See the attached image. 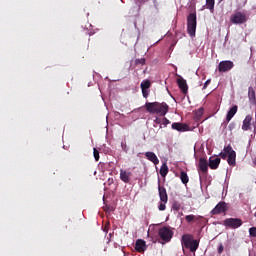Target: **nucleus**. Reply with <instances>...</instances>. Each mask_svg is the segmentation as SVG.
<instances>
[{
  "label": "nucleus",
  "instance_id": "1",
  "mask_svg": "<svg viewBox=\"0 0 256 256\" xmlns=\"http://www.w3.org/2000/svg\"><path fill=\"white\" fill-rule=\"evenodd\" d=\"M145 108L148 113L160 115L161 117H165L169 113V105L165 102H147Z\"/></svg>",
  "mask_w": 256,
  "mask_h": 256
},
{
  "label": "nucleus",
  "instance_id": "2",
  "mask_svg": "<svg viewBox=\"0 0 256 256\" xmlns=\"http://www.w3.org/2000/svg\"><path fill=\"white\" fill-rule=\"evenodd\" d=\"M182 247L189 249L191 253H195L199 249V241L193 240V235L184 234L181 239Z\"/></svg>",
  "mask_w": 256,
  "mask_h": 256
},
{
  "label": "nucleus",
  "instance_id": "3",
  "mask_svg": "<svg viewBox=\"0 0 256 256\" xmlns=\"http://www.w3.org/2000/svg\"><path fill=\"white\" fill-rule=\"evenodd\" d=\"M197 31V14L190 13L187 17V32L190 37H195Z\"/></svg>",
  "mask_w": 256,
  "mask_h": 256
},
{
  "label": "nucleus",
  "instance_id": "4",
  "mask_svg": "<svg viewBox=\"0 0 256 256\" xmlns=\"http://www.w3.org/2000/svg\"><path fill=\"white\" fill-rule=\"evenodd\" d=\"M247 20V14L241 11H236L230 16V23L233 25H243Z\"/></svg>",
  "mask_w": 256,
  "mask_h": 256
},
{
  "label": "nucleus",
  "instance_id": "5",
  "mask_svg": "<svg viewBox=\"0 0 256 256\" xmlns=\"http://www.w3.org/2000/svg\"><path fill=\"white\" fill-rule=\"evenodd\" d=\"M158 235L162 241L169 243L173 239V232L170 227L164 226L158 230Z\"/></svg>",
  "mask_w": 256,
  "mask_h": 256
},
{
  "label": "nucleus",
  "instance_id": "6",
  "mask_svg": "<svg viewBox=\"0 0 256 256\" xmlns=\"http://www.w3.org/2000/svg\"><path fill=\"white\" fill-rule=\"evenodd\" d=\"M224 225L230 229H239L243 225V221L239 218H227L224 220Z\"/></svg>",
  "mask_w": 256,
  "mask_h": 256
},
{
  "label": "nucleus",
  "instance_id": "7",
  "mask_svg": "<svg viewBox=\"0 0 256 256\" xmlns=\"http://www.w3.org/2000/svg\"><path fill=\"white\" fill-rule=\"evenodd\" d=\"M233 67H235V64H233V61H229V60L221 61L218 65V71L220 73H227V71H231Z\"/></svg>",
  "mask_w": 256,
  "mask_h": 256
},
{
  "label": "nucleus",
  "instance_id": "8",
  "mask_svg": "<svg viewBox=\"0 0 256 256\" xmlns=\"http://www.w3.org/2000/svg\"><path fill=\"white\" fill-rule=\"evenodd\" d=\"M158 193L159 198L162 203H167L169 201V196L167 195V189L165 186H161V180H158Z\"/></svg>",
  "mask_w": 256,
  "mask_h": 256
},
{
  "label": "nucleus",
  "instance_id": "9",
  "mask_svg": "<svg viewBox=\"0 0 256 256\" xmlns=\"http://www.w3.org/2000/svg\"><path fill=\"white\" fill-rule=\"evenodd\" d=\"M227 211V203L219 202L215 208L211 211L212 215H221V213H225Z\"/></svg>",
  "mask_w": 256,
  "mask_h": 256
},
{
  "label": "nucleus",
  "instance_id": "10",
  "mask_svg": "<svg viewBox=\"0 0 256 256\" xmlns=\"http://www.w3.org/2000/svg\"><path fill=\"white\" fill-rule=\"evenodd\" d=\"M172 129L179 131L180 133H185V131H189V125L181 122H174L172 123Z\"/></svg>",
  "mask_w": 256,
  "mask_h": 256
},
{
  "label": "nucleus",
  "instance_id": "11",
  "mask_svg": "<svg viewBox=\"0 0 256 256\" xmlns=\"http://www.w3.org/2000/svg\"><path fill=\"white\" fill-rule=\"evenodd\" d=\"M135 250L138 253H145V251H147V243L145 242V240L143 239L136 240Z\"/></svg>",
  "mask_w": 256,
  "mask_h": 256
},
{
  "label": "nucleus",
  "instance_id": "12",
  "mask_svg": "<svg viewBox=\"0 0 256 256\" xmlns=\"http://www.w3.org/2000/svg\"><path fill=\"white\" fill-rule=\"evenodd\" d=\"M236 159H237V153L235 152V150H233V147H231L230 152L228 153V159H227L228 165L235 167V165H237Z\"/></svg>",
  "mask_w": 256,
  "mask_h": 256
},
{
  "label": "nucleus",
  "instance_id": "13",
  "mask_svg": "<svg viewBox=\"0 0 256 256\" xmlns=\"http://www.w3.org/2000/svg\"><path fill=\"white\" fill-rule=\"evenodd\" d=\"M253 121L252 115H247L242 123V131H251V122Z\"/></svg>",
  "mask_w": 256,
  "mask_h": 256
},
{
  "label": "nucleus",
  "instance_id": "14",
  "mask_svg": "<svg viewBox=\"0 0 256 256\" xmlns=\"http://www.w3.org/2000/svg\"><path fill=\"white\" fill-rule=\"evenodd\" d=\"M177 84L179 89H181L182 93L187 94V91H189V87L187 86V81L185 79H183V77H180L177 80Z\"/></svg>",
  "mask_w": 256,
  "mask_h": 256
},
{
  "label": "nucleus",
  "instance_id": "15",
  "mask_svg": "<svg viewBox=\"0 0 256 256\" xmlns=\"http://www.w3.org/2000/svg\"><path fill=\"white\" fill-rule=\"evenodd\" d=\"M131 172H128L127 170H120V179L123 181V183H130L131 181Z\"/></svg>",
  "mask_w": 256,
  "mask_h": 256
},
{
  "label": "nucleus",
  "instance_id": "16",
  "mask_svg": "<svg viewBox=\"0 0 256 256\" xmlns=\"http://www.w3.org/2000/svg\"><path fill=\"white\" fill-rule=\"evenodd\" d=\"M221 164V158L217 157V158H214V157H210L209 158V167L210 169H219V165Z\"/></svg>",
  "mask_w": 256,
  "mask_h": 256
},
{
  "label": "nucleus",
  "instance_id": "17",
  "mask_svg": "<svg viewBox=\"0 0 256 256\" xmlns=\"http://www.w3.org/2000/svg\"><path fill=\"white\" fill-rule=\"evenodd\" d=\"M199 169L204 174H206L207 171H209V163L207 162V159H205V158L199 159Z\"/></svg>",
  "mask_w": 256,
  "mask_h": 256
},
{
  "label": "nucleus",
  "instance_id": "18",
  "mask_svg": "<svg viewBox=\"0 0 256 256\" xmlns=\"http://www.w3.org/2000/svg\"><path fill=\"white\" fill-rule=\"evenodd\" d=\"M203 219L202 216H195L193 214L190 215H186L185 216V221L186 223H199V221H201Z\"/></svg>",
  "mask_w": 256,
  "mask_h": 256
},
{
  "label": "nucleus",
  "instance_id": "19",
  "mask_svg": "<svg viewBox=\"0 0 256 256\" xmlns=\"http://www.w3.org/2000/svg\"><path fill=\"white\" fill-rule=\"evenodd\" d=\"M145 157L148 161L154 163V165H159V158H157V155L154 152H146Z\"/></svg>",
  "mask_w": 256,
  "mask_h": 256
},
{
  "label": "nucleus",
  "instance_id": "20",
  "mask_svg": "<svg viewBox=\"0 0 256 256\" xmlns=\"http://www.w3.org/2000/svg\"><path fill=\"white\" fill-rule=\"evenodd\" d=\"M236 113H237V105H234L228 111L227 116H226V121L229 123V121H231L233 119V117H235Z\"/></svg>",
  "mask_w": 256,
  "mask_h": 256
},
{
  "label": "nucleus",
  "instance_id": "21",
  "mask_svg": "<svg viewBox=\"0 0 256 256\" xmlns=\"http://www.w3.org/2000/svg\"><path fill=\"white\" fill-rule=\"evenodd\" d=\"M223 151L224 152H221L219 154V156L221 157V159H227V157H229V153L231 151V145L224 147Z\"/></svg>",
  "mask_w": 256,
  "mask_h": 256
},
{
  "label": "nucleus",
  "instance_id": "22",
  "mask_svg": "<svg viewBox=\"0 0 256 256\" xmlns=\"http://www.w3.org/2000/svg\"><path fill=\"white\" fill-rule=\"evenodd\" d=\"M167 173H169V167L167 166V163H163L160 168V175L161 177H167Z\"/></svg>",
  "mask_w": 256,
  "mask_h": 256
},
{
  "label": "nucleus",
  "instance_id": "23",
  "mask_svg": "<svg viewBox=\"0 0 256 256\" xmlns=\"http://www.w3.org/2000/svg\"><path fill=\"white\" fill-rule=\"evenodd\" d=\"M206 6L207 9L213 13V11H215V0H206Z\"/></svg>",
  "mask_w": 256,
  "mask_h": 256
},
{
  "label": "nucleus",
  "instance_id": "24",
  "mask_svg": "<svg viewBox=\"0 0 256 256\" xmlns=\"http://www.w3.org/2000/svg\"><path fill=\"white\" fill-rule=\"evenodd\" d=\"M140 88H141L142 90H148V89H150V88H151V81H149V80H143V81L141 82V84H140Z\"/></svg>",
  "mask_w": 256,
  "mask_h": 256
},
{
  "label": "nucleus",
  "instance_id": "25",
  "mask_svg": "<svg viewBox=\"0 0 256 256\" xmlns=\"http://www.w3.org/2000/svg\"><path fill=\"white\" fill-rule=\"evenodd\" d=\"M180 179H181V182L184 184V185H187V183H189V176L186 174L185 171H182L180 173Z\"/></svg>",
  "mask_w": 256,
  "mask_h": 256
},
{
  "label": "nucleus",
  "instance_id": "26",
  "mask_svg": "<svg viewBox=\"0 0 256 256\" xmlns=\"http://www.w3.org/2000/svg\"><path fill=\"white\" fill-rule=\"evenodd\" d=\"M248 97L250 101H255V90L253 89V87L248 88Z\"/></svg>",
  "mask_w": 256,
  "mask_h": 256
},
{
  "label": "nucleus",
  "instance_id": "27",
  "mask_svg": "<svg viewBox=\"0 0 256 256\" xmlns=\"http://www.w3.org/2000/svg\"><path fill=\"white\" fill-rule=\"evenodd\" d=\"M172 209L174 211H179V209H181V204L177 201L173 202Z\"/></svg>",
  "mask_w": 256,
  "mask_h": 256
},
{
  "label": "nucleus",
  "instance_id": "28",
  "mask_svg": "<svg viewBox=\"0 0 256 256\" xmlns=\"http://www.w3.org/2000/svg\"><path fill=\"white\" fill-rule=\"evenodd\" d=\"M94 159L95 161H99V150L94 148L93 149Z\"/></svg>",
  "mask_w": 256,
  "mask_h": 256
},
{
  "label": "nucleus",
  "instance_id": "29",
  "mask_svg": "<svg viewBox=\"0 0 256 256\" xmlns=\"http://www.w3.org/2000/svg\"><path fill=\"white\" fill-rule=\"evenodd\" d=\"M165 205H167V203L161 202L158 206L159 211H165V209H167Z\"/></svg>",
  "mask_w": 256,
  "mask_h": 256
},
{
  "label": "nucleus",
  "instance_id": "30",
  "mask_svg": "<svg viewBox=\"0 0 256 256\" xmlns=\"http://www.w3.org/2000/svg\"><path fill=\"white\" fill-rule=\"evenodd\" d=\"M135 64L136 65H145V58L136 59Z\"/></svg>",
  "mask_w": 256,
  "mask_h": 256
},
{
  "label": "nucleus",
  "instance_id": "31",
  "mask_svg": "<svg viewBox=\"0 0 256 256\" xmlns=\"http://www.w3.org/2000/svg\"><path fill=\"white\" fill-rule=\"evenodd\" d=\"M121 147H122V150L127 153V151H129V147L127 146V142H122L121 143Z\"/></svg>",
  "mask_w": 256,
  "mask_h": 256
},
{
  "label": "nucleus",
  "instance_id": "32",
  "mask_svg": "<svg viewBox=\"0 0 256 256\" xmlns=\"http://www.w3.org/2000/svg\"><path fill=\"white\" fill-rule=\"evenodd\" d=\"M249 233H250L251 237H256V227L250 228Z\"/></svg>",
  "mask_w": 256,
  "mask_h": 256
},
{
  "label": "nucleus",
  "instance_id": "33",
  "mask_svg": "<svg viewBox=\"0 0 256 256\" xmlns=\"http://www.w3.org/2000/svg\"><path fill=\"white\" fill-rule=\"evenodd\" d=\"M142 95L145 99H147V97H149V90H142Z\"/></svg>",
  "mask_w": 256,
  "mask_h": 256
},
{
  "label": "nucleus",
  "instance_id": "34",
  "mask_svg": "<svg viewBox=\"0 0 256 256\" xmlns=\"http://www.w3.org/2000/svg\"><path fill=\"white\" fill-rule=\"evenodd\" d=\"M211 84V79H208L203 86V89H207V87Z\"/></svg>",
  "mask_w": 256,
  "mask_h": 256
},
{
  "label": "nucleus",
  "instance_id": "35",
  "mask_svg": "<svg viewBox=\"0 0 256 256\" xmlns=\"http://www.w3.org/2000/svg\"><path fill=\"white\" fill-rule=\"evenodd\" d=\"M223 249H224L223 244H220V246L218 247L219 255H221V253H223Z\"/></svg>",
  "mask_w": 256,
  "mask_h": 256
},
{
  "label": "nucleus",
  "instance_id": "36",
  "mask_svg": "<svg viewBox=\"0 0 256 256\" xmlns=\"http://www.w3.org/2000/svg\"><path fill=\"white\" fill-rule=\"evenodd\" d=\"M164 123H165V125H169V123H171V122L169 121V119L164 118Z\"/></svg>",
  "mask_w": 256,
  "mask_h": 256
},
{
  "label": "nucleus",
  "instance_id": "37",
  "mask_svg": "<svg viewBox=\"0 0 256 256\" xmlns=\"http://www.w3.org/2000/svg\"><path fill=\"white\" fill-rule=\"evenodd\" d=\"M107 209H108V211H115V209L113 208V206H108Z\"/></svg>",
  "mask_w": 256,
  "mask_h": 256
},
{
  "label": "nucleus",
  "instance_id": "38",
  "mask_svg": "<svg viewBox=\"0 0 256 256\" xmlns=\"http://www.w3.org/2000/svg\"><path fill=\"white\" fill-rule=\"evenodd\" d=\"M108 183H109V185H111L113 183V178H109Z\"/></svg>",
  "mask_w": 256,
  "mask_h": 256
},
{
  "label": "nucleus",
  "instance_id": "39",
  "mask_svg": "<svg viewBox=\"0 0 256 256\" xmlns=\"http://www.w3.org/2000/svg\"><path fill=\"white\" fill-rule=\"evenodd\" d=\"M155 123H161V120H159V118H156V120H155Z\"/></svg>",
  "mask_w": 256,
  "mask_h": 256
},
{
  "label": "nucleus",
  "instance_id": "40",
  "mask_svg": "<svg viewBox=\"0 0 256 256\" xmlns=\"http://www.w3.org/2000/svg\"><path fill=\"white\" fill-rule=\"evenodd\" d=\"M254 165L256 166V158L253 160Z\"/></svg>",
  "mask_w": 256,
  "mask_h": 256
},
{
  "label": "nucleus",
  "instance_id": "41",
  "mask_svg": "<svg viewBox=\"0 0 256 256\" xmlns=\"http://www.w3.org/2000/svg\"><path fill=\"white\" fill-rule=\"evenodd\" d=\"M140 3H145V0H140Z\"/></svg>",
  "mask_w": 256,
  "mask_h": 256
},
{
  "label": "nucleus",
  "instance_id": "42",
  "mask_svg": "<svg viewBox=\"0 0 256 256\" xmlns=\"http://www.w3.org/2000/svg\"><path fill=\"white\" fill-rule=\"evenodd\" d=\"M253 132L256 133V128H254Z\"/></svg>",
  "mask_w": 256,
  "mask_h": 256
}]
</instances>
